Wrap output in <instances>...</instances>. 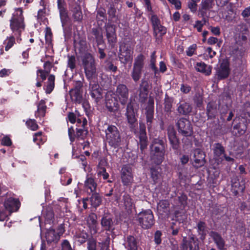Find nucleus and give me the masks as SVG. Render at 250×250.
Wrapping results in <instances>:
<instances>
[{"label":"nucleus","instance_id":"nucleus-1","mask_svg":"<svg viewBox=\"0 0 250 250\" xmlns=\"http://www.w3.org/2000/svg\"><path fill=\"white\" fill-rule=\"evenodd\" d=\"M167 146L166 137L159 136L151 141L149 146L151 159L157 165H160L164 161Z\"/></svg>","mask_w":250,"mask_h":250},{"label":"nucleus","instance_id":"nucleus-2","mask_svg":"<svg viewBox=\"0 0 250 250\" xmlns=\"http://www.w3.org/2000/svg\"><path fill=\"white\" fill-rule=\"evenodd\" d=\"M188 196L184 192L179 193L174 198L171 212L175 221L180 222L183 220V217L186 212V208L188 206Z\"/></svg>","mask_w":250,"mask_h":250},{"label":"nucleus","instance_id":"nucleus-3","mask_svg":"<svg viewBox=\"0 0 250 250\" xmlns=\"http://www.w3.org/2000/svg\"><path fill=\"white\" fill-rule=\"evenodd\" d=\"M23 10L21 8L15 9L10 20V27L15 35L17 34L18 36H21V32L25 29Z\"/></svg>","mask_w":250,"mask_h":250},{"label":"nucleus","instance_id":"nucleus-4","mask_svg":"<svg viewBox=\"0 0 250 250\" xmlns=\"http://www.w3.org/2000/svg\"><path fill=\"white\" fill-rule=\"evenodd\" d=\"M105 133L106 141L110 147L114 149L120 147L122 144L123 139L116 126L108 125L105 130Z\"/></svg>","mask_w":250,"mask_h":250},{"label":"nucleus","instance_id":"nucleus-5","mask_svg":"<svg viewBox=\"0 0 250 250\" xmlns=\"http://www.w3.org/2000/svg\"><path fill=\"white\" fill-rule=\"evenodd\" d=\"M136 220L145 229L151 228L155 223L153 213L150 209H143L137 215Z\"/></svg>","mask_w":250,"mask_h":250},{"label":"nucleus","instance_id":"nucleus-6","mask_svg":"<svg viewBox=\"0 0 250 250\" xmlns=\"http://www.w3.org/2000/svg\"><path fill=\"white\" fill-rule=\"evenodd\" d=\"M82 62L85 76L90 81L93 79L96 72L95 59L90 53H86L83 58Z\"/></svg>","mask_w":250,"mask_h":250},{"label":"nucleus","instance_id":"nucleus-7","mask_svg":"<svg viewBox=\"0 0 250 250\" xmlns=\"http://www.w3.org/2000/svg\"><path fill=\"white\" fill-rule=\"evenodd\" d=\"M145 56L142 53L138 54L134 59L131 76L134 82L136 83L141 78L145 66Z\"/></svg>","mask_w":250,"mask_h":250},{"label":"nucleus","instance_id":"nucleus-8","mask_svg":"<svg viewBox=\"0 0 250 250\" xmlns=\"http://www.w3.org/2000/svg\"><path fill=\"white\" fill-rule=\"evenodd\" d=\"M250 121L242 116L236 117L232 122V133L236 137L244 135L247 129Z\"/></svg>","mask_w":250,"mask_h":250},{"label":"nucleus","instance_id":"nucleus-9","mask_svg":"<svg viewBox=\"0 0 250 250\" xmlns=\"http://www.w3.org/2000/svg\"><path fill=\"white\" fill-rule=\"evenodd\" d=\"M176 126L178 133L186 137H191L193 134L192 125L189 120L181 117L178 120Z\"/></svg>","mask_w":250,"mask_h":250},{"label":"nucleus","instance_id":"nucleus-10","mask_svg":"<svg viewBox=\"0 0 250 250\" xmlns=\"http://www.w3.org/2000/svg\"><path fill=\"white\" fill-rule=\"evenodd\" d=\"M105 107L112 115H116L120 111V104L117 98L110 93H107L105 97Z\"/></svg>","mask_w":250,"mask_h":250},{"label":"nucleus","instance_id":"nucleus-11","mask_svg":"<svg viewBox=\"0 0 250 250\" xmlns=\"http://www.w3.org/2000/svg\"><path fill=\"white\" fill-rule=\"evenodd\" d=\"M133 49L130 45L123 42L120 45L118 57L121 63L124 64L132 59Z\"/></svg>","mask_w":250,"mask_h":250},{"label":"nucleus","instance_id":"nucleus-12","mask_svg":"<svg viewBox=\"0 0 250 250\" xmlns=\"http://www.w3.org/2000/svg\"><path fill=\"white\" fill-rule=\"evenodd\" d=\"M145 110L147 127L148 130L149 131L152 127V124L154 121V100L153 97H149Z\"/></svg>","mask_w":250,"mask_h":250},{"label":"nucleus","instance_id":"nucleus-13","mask_svg":"<svg viewBox=\"0 0 250 250\" xmlns=\"http://www.w3.org/2000/svg\"><path fill=\"white\" fill-rule=\"evenodd\" d=\"M121 179L123 185L128 186L133 181V174L132 167L128 164L124 165L120 171Z\"/></svg>","mask_w":250,"mask_h":250},{"label":"nucleus","instance_id":"nucleus-14","mask_svg":"<svg viewBox=\"0 0 250 250\" xmlns=\"http://www.w3.org/2000/svg\"><path fill=\"white\" fill-rule=\"evenodd\" d=\"M83 83L80 81H76L74 87L69 91L71 100L76 104H81L83 101Z\"/></svg>","mask_w":250,"mask_h":250},{"label":"nucleus","instance_id":"nucleus-15","mask_svg":"<svg viewBox=\"0 0 250 250\" xmlns=\"http://www.w3.org/2000/svg\"><path fill=\"white\" fill-rule=\"evenodd\" d=\"M151 84H149L148 80L146 78H143L139 84L138 91L139 92V101L140 103H146L149 93V90Z\"/></svg>","mask_w":250,"mask_h":250},{"label":"nucleus","instance_id":"nucleus-16","mask_svg":"<svg viewBox=\"0 0 250 250\" xmlns=\"http://www.w3.org/2000/svg\"><path fill=\"white\" fill-rule=\"evenodd\" d=\"M229 62L227 60H223L217 68L215 77L217 81L225 80L228 78L230 73Z\"/></svg>","mask_w":250,"mask_h":250},{"label":"nucleus","instance_id":"nucleus-17","mask_svg":"<svg viewBox=\"0 0 250 250\" xmlns=\"http://www.w3.org/2000/svg\"><path fill=\"white\" fill-rule=\"evenodd\" d=\"M138 139V145L140 146L141 152L143 153L147 148L148 145V138L146 132V126L144 123H140L139 124Z\"/></svg>","mask_w":250,"mask_h":250},{"label":"nucleus","instance_id":"nucleus-18","mask_svg":"<svg viewBox=\"0 0 250 250\" xmlns=\"http://www.w3.org/2000/svg\"><path fill=\"white\" fill-rule=\"evenodd\" d=\"M116 94L121 104L123 105L126 104L128 101L129 89L125 84H119L116 87Z\"/></svg>","mask_w":250,"mask_h":250},{"label":"nucleus","instance_id":"nucleus-19","mask_svg":"<svg viewBox=\"0 0 250 250\" xmlns=\"http://www.w3.org/2000/svg\"><path fill=\"white\" fill-rule=\"evenodd\" d=\"M212 150L215 163L218 165L223 164V157L226 153L224 146L220 143H216L213 145Z\"/></svg>","mask_w":250,"mask_h":250},{"label":"nucleus","instance_id":"nucleus-20","mask_svg":"<svg viewBox=\"0 0 250 250\" xmlns=\"http://www.w3.org/2000/svg\"><path fill=\"white\" fill-rule=\"evenodd\" d=\"M105 29L108 43L111 47H114L117 42L116 26L114 24L108 23L105 25Z\"/></svg>","mask_w":250,"mask_h":250},{"label":"nucleus","instance_id":"nucleus-21","mask_svg":"<svg viewBox=\"0 0 250 250\" xmlns=\"http://www.w3.org/2000/svg\"><path fill=\"white\" fill-rule=\"evenodd\" d=\"M206 154L200 148H196L194 150L193 159V166L197 168L204 166L206 163L205 159Z\"/></svg>","mask_w":250,"mask_h":250},{"label":"nucleus","instance_id":"nucleus-22","mask_svg":"<svg viewBox=\"0 0 250 250\" xmlns=\"http://www.w3.org/2000/svg\"><path fill=\"white\" fill-rule=\"evenodd\" d=\"M176 111L180 115L188 117L191 113L193 107L192 104L184 100L180 101L177 104Z\"/></svg>","mask_w":250,"mask_h":250},{"label":"nucleus","instance_id":"nucleus-23","mask_svg":"<svg viewBox=\"0 0 250 250\" xmlns=\"http://www.w3.org/2000/svg\"><path fill=\"white\" fill-rule=\"evenodd\" d=\"M231 191L232 194L237 196L240 193H243L245 189V182L244 180L240 181L236 177L231 179Z\"/></svg>","mask_w":250,"mask_h":250},{"label":"nucleus","instance_id":"nucleus-24","mask_svg":"<svg viewBox=\"0 0 250 250\" xmlns=\"http://www.w3.org/2000/svg\"><path fill=\"white\" fill-rule=\"evenodd\" d=\"M167 134L172 148L176 151L178 150L180 148V142L175 129L173 127L168 128Z\"/></svg>","mask_w":250,"mask_h":250},{"label":"nucleus","instance_id":"nucleus-25","mask_svg":"<svg viewBox=\"0 0 250 250\" xmlns=\"http://www.w3.org/2000/svg\"><path fill=\"white\" fill-rule=\"evenodd\" d=\"M57 7L62 25L63 26L68 21L69 17L64 0H57Z\"/></svg>","mask_w":250,"mask_h":250},{"label":"nucleus","instance_id":"nucleus-26","mask_svg":"<svg viewBox=\"0 0 250 250\" xmlns=\"http://www.w3.org/2000/svg\"><path fill=\"white\" fill-rule=\"evenodd\" d=\"M90 95L97 103H98L102 98V89L100 87L98 83L96 82L89 83Z\"/></svg>","mask_w":250,"mask_h":250},{"label":"nucleus","instance_id":"nucleus-27","mask_svg":"<svg viewBox=\"0 0 250 250\" xmlns=\"http://www.w3.org/2000/svg\"><path fill=\"white\" fill-rule=\"evenodd\" d=\"M101 225L104 230L112 232L115 229L113 218L108 214H104L101 220Z\"/></svg>","mask_w":250,"mask_h":250},{"label":"nucleus","instance_id":"nucleus-28","mask_svg":"<svg viewBox=\"0 0 250 250\" xmlns=\"http://www.w3.org/2000/svg\"><path fill=\"white\" fill-rule=\"evenodd\" d=\"M87 224L92 234H96L99 229V224L97 221V216L94 213L89 214L87 219Z\"/></svg>","mask_w":250,"mask_h":250},{"label":"nucleus","instance_id":"nucleus-29","mask_svg":"<svg viewBox=\"0 0 250 250\" xmlns=\"http://www.w3.org/2000/svg\"><path fill=\"white\" fill-rule=\"evenodd\" d=\"M97 187V184L95 178L91 174H87L84 183V190L90 194L96 191Z\"/></svg>","mask_w":250,"mask_h":250},{"label":"nucleus","instance_id":"nucleus-30","mask_svg":"<svg viewBox=\"0 0 250 250\" xmlns=\"http://www.w3.org/2000/svg\"><path fill=\"white\" fill-rule=\"evenodd\" d=\"M209 236L216 244L218 250L226 249L225 241L220 233L217 231L212 230L209 233Z\"/></svg>","mask_w":250,"mask_h":250},{"label":"nucleus","instance_id":"nucleus-31","mask_svg":"<svg viewBox=\"0 0 250 250\" xmlns=\"http://www.w3.org/2000/svg\"><path fill=\"white\" fill-rule=\"evenodd\" d=\"M4 206L6 209L9 211H17L20 207V202L18 199L13 197L7 198L4 202Z\"/></svg>","mask_w":250,"mask_h":250},{"label":"nucleus","instance_id":"nucleus-32","mask_svg":"<svg viewBox=\"0 0 250 250\" xmlns=\"http://www.w3.org/2000/svg\"><path fill=\"white\" fill-rule=\"evenodd\" d=\"M87 125V119L84 118L83 119L82 126L76 128V135L78 139L84 140L87 136L88 133Z\"/></svg>","mask_w":250,"mask_h":250},{"label":"nucleus","instance_id":"nucleus-33","mask_svg":"<svg viewBox=\"0 0 250 250\" xmlns=\"http://www.w3.org/2000/svg\"><path fill=\"white\" fill-rule=\"evenodd\" d=\"M197 232L199 239L203 241L205 240L208 233V227L205 222L200 220L196 225Z\"/></svg>","mask_w":250,"mask_h":250},{"label":"nucleus","instance_id":"nucleus-34","mask_svg":"<svg viewBox=\"0 0 250 250\" xmlns=\"http://www.w3.org/2000/svg\"><path fill=\"white\" fill-rule=\"evenodd\" d=\"M218 113L217 104L214 102H209L207 105L208 119H214Z\"/></svg>","mask_w":250,"mask_h":250},{"label":"nucleus","instance_id":"nucleus-35","mask_svg":"<svg viewBox=\"0 0 250 250\" xmlns=\"http://www.w3.org/2000/svg\"><path fill=\"white\" fill-rule=\"evenodd\" d=\"M153 35L155 38L156 42L159 43L162 42L163 37L166 34L167 29L166 27L162 25H160L153 28Z\"/></svg>","mask_w":250,"mask_h":250},{"label":"nucleus","instance_id":"nucleus-36","mask_svg":"<svg viewBox=\"0 0 250 250\" xmlns=\"http://www.w3.org/2000/svg\"><path fill=\"white\" fill-rule=\"evenodd\" d=\"M122 202L124 203L125 209L128 212H131L133 208H135V203L131 196L127 192H125L122 196Z\"/></svg>","mask_w":250,"mask_h":250},{"label":"nucleus","instance_id":"nucleus-37","mask_svg":"<svg viewBox=\"0 0 250 250\" xmlns=\"http://www.w3.org/2000/svg\"><path fill=\"white\" fill-rule=\"evenodd\" d=\"M125 242L126 246H125L127 250H138V242L136 237L132 235H128L125 238Z\"/></svg>","mask_w":250,"mask_h":250},{"label":"nucleus","instance_id":"nucleus-38","mask_svg":"<svg viewBox=\"0 0 250 250\" xmlns=\"http://www.w3.org/2000/svg\"><path fill=\"white\" fill-rule=\"evenodd\" d=\"M183 244L187 246L189 250H199L198 240H195L193 236L190 237L188 240L184 237L183 239Z\"/></svg>","mask_w":250,"mask_h":250},{"label":"nucleus","instance_id":"nucleus-39","mask_svg":"<svg viewBox=\"0 0 250 250\" xmlns=\"http://www.w3.org/2000/svg\"><path fill=\"white\" fill-rule=\"evenodd\" d=\"M195 67L197 71L202 73L206 76H209L211 74L212 66L208 65L204 62H197Z\"/></svg>","mask_w":250,"mask_h":250},{"label":"nucleus","instance_id":"nucleus-40","mask_svg":"<svg viewBox=\"0 0 250 250\" xmlns=\"http://www.w3.org/2000/svg\"><path fill=\"white\" fill-rule=\"evenodd\" d=\"M45 237L48 243H57L60 239L59 235H57L56 230L53 228H50L47 230Z\"/></svg>","mask_w":250,"mask_h":250},{"label":"nucleus","instance_id":"nucleus-41","mask_svg":"<svg viewBox=\"0 0 250 250\" xmlns=\"http://www.w3.org/2000/svg\"><path fill=\"white\" fill-rule=\"evenodd\" d=\"M159 167H152L150 168V177L153 181V184H156L160 182L161 173Z\"/></svg>","mask_w":250,"mask_h":250},{"label":"nucleus","instance_id":"nucleus-42","mask_svg":"<svg viewBox=\"0 0 250 250\" xmlns=\"http://www.w3.org/2000/svg\"><path fill=\"white\" fill-rule=\"evenodd\" d=\"M169 202L168 200H160L158 203L157 208L159 212L162 214H168L169 212Z\"/></svg>","mask_w":250,"mask_h":250},{"label":"nucleus","instance_id":"nucleus-43","mask_svg":"<svg viewBox=\"0 0 250 250\" xmlns=\"http://www.w3.org/2000/svg\"><path fill=\"white\" fill-rule=\"evenodd\" d=\"M37 107V110L35 113L36 117L41 118L44 117L47 109L45 101L44 100H41L38 104Z\"/></svg>","mask_w":250,"mask_h":250},{"label":"nucleus","instance_id":"nucleus-44","mask_svg":"<svg viewBox=\"0 0 250 250\" xmlns=\"http://www.w3.org/2000/svg\"><path fill=\"white\" fill-rule=\"evenodd\" d=\"M55 76L54 75L51 74L48 76L46 85L44 86L45 88L44 87L46 94H50L53 90L55 87Z\"/></svg>","mask_w":250,"mask_h":250},{"label":"nucleus","instance_id":"nucleus-45","mask_svg":"<svg viewBox=\"0 0 250 250\" xmlns=\"http://www.w3.org/2000/svg\"><path fill=\"white\" fill-rule=\"evenodd\" d=\"M90 200L92 206L95 208L98 207L102 202V197L99 193H97L96 191L92 193Z\"/></svg>","mask_w":250,"mask_h":250},{"label":"nucleus","instance_id":"nucleus-46","mask_svg":"<svg viewBox=\"0 0 250 250\" xmlns=\"http://www.w3.org/2000/svg\"><path fill=\"white\" fill-rule=\"evenodd\" d=\"M92 33L95 37V41L97 45L104 44V41L103 39V35L97 28H93L92 29Z\"/></svg>","mask_w":250,"mask_h":250},{"label":"nucleus","instance_id":"nucleus-47","mask_svg":"<svg viewBox=\"0 0 250 250\" xmlns=\"http://www.w3.org/2000/svg\"><path fill=\"white\" fill-rule=\"evenodd\" d=\"M73 17L76 21H81L83 19V14L81 10V8L80 5H76L73 7Z\"/></svg>","mask_w":250,"mask_h":250},{"label":"nucleus","instance_id":"nucleus-48","mask_svg":"<svg viewBox=\"0 0 250 250\" xmlns=\"http://www.w3.org/2000/svg\"><path fill=\"white\" fill-rule=\"evenodd\" d=\"M45 43L48 47H51L53 46L52 38L53 34L50 27H47L45 28Z\"/></svg>","mask_w":250,"mask_h":250},{"label":"nucleus","instance_id":"nucleus-49","mask_svg":"<svg viewBox=\"0 0 250 250\" xmlns=\"http://www.w3.org/2000/svg\"><path fill=\"white\" fill-rule=\"evenodd\" d=\"M173 100L171 98L169 97L167 94L164 100V111L167 113L171 112V108L172 107Z\"/></svg>","mask_w":250,"mask_h":250},{"label":"nucleus","instance_id":"nucleus-50","mask_svg":"<svg viewBox=\"0 0 250 250\" xmlns=\"http://www.w3.org/2000/svg\"><path fill=\"white\" fill-rule=\"evenodd\" d=\"M15 43V38L13 36L7 37L6 39L3 42V44H5V51H8L14 45Z\"/></svg>","mask_w":250,"mask_h":250},{"label":"nucleus","instance_id":"nucleus-51","mask_svg":"<svg viewBox=\"0 0 250 250\" xmlns=\"http://www.w3.org/2000/svg\"><path fill=\"white\" fill-rule=\"evenodd\" d=\"M97 46L98 48L97 52L99 54L98 58L100 60H104L106 56V54L104 52L106 48L105 43H104V44L97 45Z\"/></svg>","mask_w":250,"mask_h":250},{"label":"nucleus","instance_id":"nucleus-52","mask_svg":"<svg viewBox=\"0 0 250 250\" xmlns=\"http://www.w3.org/2000/svg\"><path fill=\"white\" fill-rule=\"evenodd\" d=\"M110 242V238L109 236L106 237L105 239L101 242H99V247L100 250H110L109 245Z\"/></svg>","mask_w":250,"mask_h":250},{"label":"nucleus","instance_id":"nucleus-53","mask_svg":"<svg viewBox=\"0 0 250 250\" xmlns=\"http://www.w3.org/2000/svg\"><path fill=\"white\" fill-rule=\"evenodd\" d=\"M67 67L69 68L71 71H73L76 67V60L74 55H68Z\"/></svg>","mask_w":250,"mask_h":250},{"label":"nucleus","instance_id":"nucleus-54","mask_svg":"<svg viewBox=\"0 0 250 250\" xmlns=\"http://www.w3.org/2000/svg\"><path fill=\"white\" fill-rule=\"evenodd\" d=\"M87 249L88 250H97V240L96 239L91 237L87 240Z\"/></svg>","mask_w":250,"mask_h":250},{"label":"nucleus","instance_id":"nucleus-55","mask_svg":"<svg viewBox=\"0 0 250 250\" xmlns=\"http://www.w3.org/2000/svg\"><path fill=\"white\" fill-rule=\"evenodd\" d=\"M243 32L241 34H239L238 36V41L237 42H240L239 44H241L242 45L244 43L246 42L247 41V35L248 33L249 32V30L247 28H245L244 30H243Z\"/></svg>","mask_w":250,"mask_h":250},{"label":"nucleus","instance_id":"nucleus-56","mask_svg":"<svg viewBox=\"0 0 250 250\" xmlns=\"http://www.w3.org/2000/svg\"><path fill=\"white\" fill-rule=\"evenodd\" d=\"M214 5V0H202L201 3V6L203 9H206L209 10L212 9Z\"/></svg>","mask_w":250,"mask_h":250},{"label":"nucleus","instance_id":"nucleus-57","mask_svg":"<svg viewBox=\"0 0 250 250\" xmlns=\"http://www.w3.org/2000/svg\"><path fill=\"white\" fill-rule=\"evenodd\" d=\"M27 126L32 130L35 131L39 128L37 122L35 119H29L25 123Z\"/></svg>","mask_w":250,"mask_h":250},{"label":"nucleus","instance_id":"nucleus-58","mask_svg":"<svg viewBox=\"0 0 250 250\" xmlns=\"http://www.w3.org/2000/svg\"><path fill=\"white\" fill-rule=\"evenodd\" d=\"M88 236V233L83 231L77 234L78 241L81 244H83L86 241H87V240L89 239Z\"/></svg>","mask_w":250,"mask_h":250},{"label":"nucleus","instance_id":"nucleus-59","mask_svg":"<svg viewBox=\"0 0 250 250\" xmlns=\"http://www.w3.org/2000/svg\"><path fill=\"white\" fill-rule=\"evenodd\" d=\"M131 112H126L125 115L128 123L130 125H133L137 121V119L135 116V111Z\"/></svg>","mask_w":250,"mask_h":250},{"label":"nucleus","instance_id":"nucleus-60","mask_svg":"<svg viewBox=\"0 0 250 250\" xmlns=\"http://www.w3.org/2000/svg\"><path fill=\"white\" fill-rule=\"evenodd\" d=\"M33 141L38 145L43 144L44 141L42 138V132L40 131L34 134Z\"/></svg>","mask_w":250,"mask_h":250},{"label":"nucleus","instance_id":"nucleus-61","mask_svg":"<svg viewBox=\"0 0 250 250\" xmlns=\"http://www.w3.org/2000/svg\"><path fill=\"white\" fill-rule=\"evenodd\" d=\"M150 21L152 24V28H154V27H156L161 25L160 19L155 14H152L151 15Z\"/></svg>","mask_w":250,"mask_h":250},{"label":"nucleus","instance_id":"nucleus-62","mask_svg":"<svg viewBox=\"0 0 250 250\" xmlns=\"http://www.w3.org/2000/svg\"><path fill=\"white\" fill-rule=\"evenodd\" d=\"M43 69L42 70L45 73L50 74L52 68L54 67V65L52 64V62L47 61L44 62L43 65Z\"/></svg>","mask_w":250,"mask_h":250},{"label":"nucleus","instance_id":"nucleus-63","mask_svg":"<svg viewBox=\"0 0 250 250\" xmlns=\"http://www.w3.org/2000/svg\"><path fill=\"white\" fill-rule=\"evenodd\" d=\"M97 19L99 21H104L106 20V16L105 14V10L104 9H99L97 11Z\"/></svg>","mask_w":250,"mask_h":250},{"label":"nucleus","instance_id":"nucleus-64","mask_svg":"<svg viewBox=\"0 0 250 250\" xmlns=\"http://www.w3.org/2000/svg\"><path fill=\"white\" fill-rule=\"evenodd\" d=\"M244 117L247 119L249 118V121L250 122V102H247L244 104Z\"/></svg>","mask_w":250,"mask_h":250}]
</instances>
